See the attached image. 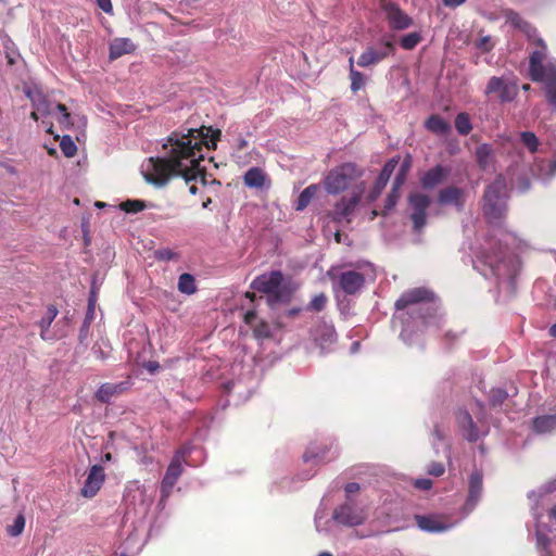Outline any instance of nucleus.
Wrapping results in <instances>:
<instances>
[{
  "label": "nucleus",
  "instance_id": "1",
  "mask_svg": "<svg viewBox=\"0 0 556 556\" xmlns=\"http://www.w3.org/2000/svg\"><path fill=\"white\" fill-rule=\"evenodd\" d=\"M220 130L211 127L188 128L173 131L163 142V156L149 157L141 165L144 179L156 187L165 186L173 177H182L188 184L199 176L205 177L200 168L203 160L202 146L215 149Z\"/></svg>",
  "mask_w": 556,
  "mask_h": 556
},
{
  "label": "nucleus",
  "instance_id": "2",
  "mask_svg": "<svg viewBox=\"0 0 556 556\" xmlns=\"http://www.w3.org/2000/svg\"><path fill=\"white\" fill-rule=\"evenodd\" d=\"M396 318L402 323L401 338L412 343V333L415 328L422 330L429 327H439V304L431 291L425 288H415L404 292L395 302Z\"/></svg>",
  "mask_w": 556,
  "mask_h": 556
},
{
  "label": "nucleus",
  "instance_id": "3",
  "mask_svg": "<svg viewBox=\"0 0 556 556\" xmlns=\"http://www.w3.org/2000/svg\"><path fill=\"white\" fill-rule=\"evenodd\" d=\"M473 267L486 279H494L500 288L511 290L519 270V260L501 247L497 252L482 249L476 254Z\"/></svg>",
  "mask_w": 556,
  "mask_h": 556
},
{
  "label": "nucleus",
  "instance_id": "4",
  "mask_svg": "<svg viewBox=\"0 0 556 556\" xmlns=\"http://www.w3.org/2000/svg\"><path fill=\"white\" fill-rule=\"evenodd\" d=\"M501 139L502 148L508 151L510 157L513 160L516 157V163H521L526 166H530L531 161H526L523 151L531 156L533 162H536L535 155L542 150V143L533 131L523 130L518 132L517 138H513L511 136H502ZM535 167L536 170H532L535 172L544 181L549 180L556 175V162L541 161L535 163Z\"/></svg>",
  "mask_w": 556,
  "mask_h": 556
},
{
  "label": "nucleus",
  "instance_id": "5",
  "mask_svg": "<svg viewBox=\"0 0 556 556\" xmlns=\"http://www.w3.org/2000/svg\"><path fill=\"white\" fill-rule=\"evenodd\" d=\"M535 43L538 48L529 60L530 77L544 85L547 102L556 110V59L547 55V47L542 38H538Z\"/></svg>",
  "mask_w": 556,
  "mask_h": 556
},
{
  "label": "nucleus",
  "instance_id": "6",
  "mask_svg": "<svg viewBox=\"0 0 556 556\" xmlns=\"http://www.w3.org/2000/svg\"><path fill=\"white\" fill-rule=\"evenodd\" d=\"M251 288L267 294L270 306L288 302L292 294L290 283L285 280L282 273L279 270L257 276L251 282Z\"/></svg>",
  "mask_w": 556,
  "mask_h": 556
},
{
  "label": "nucleus",
  "instance_id": "7",
  "mask_svg": "<svg viewBox=\"0 0 556 556\" xmlns=\"http://www.w3.org/2000/svg\"><path fill=\"white\" fill-rule=\"evenodd\" d=\"M507 184L504 176L498 175L488 186L484 193L483 212L491 223L500 220L506 212Z\"/></svg>",
  "mask_w": 556,
  "mask_h": 556
},
{
  "label": "nucleus",
  "instance_id": "8",
  "mask_svg": "<svg viewBox=\"0 0 556 556\" xmlns=\"http://www.w3.org/2000/svg\"><path fill=\"white\" fill-rule=\"evenodd\" d=\"M25 94L30 100L33 108L37 110L41 116L58 113V122L61 126L67 128L73 124L71 121V114L67 112L66 106L61 103H51L38 88H27L25 89Z\"/></svg>",
  "mask_w": 556,
  "mask_h": 556
},
{
  "label": "nucleus",
  "instance_id": "9",
  "mask_svg": "<svg viewBox=\"0 0 556 556\" xmlns=\"http://www.w3.org/2000/svg\"><path fill=\"white\" fill-rule=\"evenodd\" d=\"M367 518L368 513L366 506L355 502L353 498H349L338 506L332 515V520L348 527L359 526L364 523Z\"/></svg>",
  "mask_w": 556,
  "mask_h": 556
},
{
  "label": "nucleus",
  "instance_id": "10",
  "mask_svg": "<svg viewBox=\"0 0 556 556\" xmlns=\"http://www.w3.org/2000/svg\"><path fill=\"white\" fill-rule=\"evenodd\" d=\"M357 176V168L352 163H344L331 169L325 177V189L330 194L344 191Z\"/></svg>",
  "mask_w": 556,
  "mask_h": 556
},
{
  "label": "nucleus",
  "instance_id": "11",
  "mask_svg": "<svg viewBox=\"0 0 556 556\" xmlns=\"http://www.w3.org/2000/svg\"><path fill=\"white\" fill-rule=\"evenodd\" d=\"M190 452L189 446H182L173 456L161 483V502H164L170 495L174 485L184 471L182 465L186 463V456Z\"/></svg>",
  "mask_w": 556,
  "mask_h": 556
},
{
  "label": "nucleus",
  "instance_id": "12",
  "mask_svg": "<svg viewBox=\"0 0 556 556\" xmlns=\"http://www.w3.org/2000/svg\"><path fill=\"white\" fill-rule=\"evenodd\" d=\"M484 93L489 98H494L502 103H506L516 98L518 88L515 81L508 76H493L489 79Z\"/></svg>",
  "mask_w": 556,
  "mask_h": 556
},
{
  "label": "nucleus",
  "instance_id": "13",
  "mask_svg": "<svg viewBox=\"0 0 556 556\" xmlns=\"http://www.w3.org/2000/svg\"><path fill=\"white\" fill-rule=\"evenodd\" d=\"M125 502L128 506V510L126 513L127 518L130 514V506H132L136 514L143 518L153 502V497L148 494L144 486L134 483L127 488Z\"/></svg>",
  "mask_w": 556,
  "mask_h": 556
},
{
  "label": "nucleus",
  "instance_id": "14",
  "mask_svg": "<svg viewBox=\"0 0 556 556\" xmlns=\"http://www.w3.org/2000/svg\"><path fill=\"white\" fill-rule=\"evenodd\" d=\"M333 281L334 290L339 289L343 293L354 295L362 290L365 283V276L355 270H344L333 276L331 271L328 273Z\"/></svg>",
  "mask_w": 556,
  "mask_h": 556
},
{
  "label": "nucleus",
  "instance_id": "15",
  "mask_svg": "<svg viewBox=\"0 0 556 556\" xmlns=\"http://www.w3.org/2000/svg\"><path fill=\"white\" fill-rule=\"evenodd\" d=\"M408 204L413 228L416 232H420L426 226L427 210L430 205V198L427 194L414 192L410 193L408 198Z\"/></svg>",
  "mask_w": 556,
  "mask_h": 556
},
{
  "label": "nucleus",
  "instance_id": "16",
  "mask_svg": "<svg viewBox=\"0 0 556 556\" xmlns=\"http://www.w3.org/2000/svg\"><path fill=\"white\" fill-rule=\"evenodd\" d=\"M394 45L391 38H383L379 43V49L368 47L358 58L357 64L361 67L375 65L392 54Z\"/></svg>",
  "mask_w": 556,
  "mask_h": 556
},
{
  "label": "nucleus",
  "instance_id": "17",
  "mask_svg": "<svg viewBox=\"0 0 556 556\" xmlns=\"http://www.w3.org/2000/svg\"><path fill=\"white\" fill-rule=\"evenodd\" d=\"M483 477L479 471H473L469 477L468 495L463 506L465 516L471 513L482 497Z\"/></svg>",
  "mask_w": 556,
  "mask_h": 556
},
{
  "label": "nucleus",
  "instance_id": "18",
  "mask_svg": "<svg viewBox=\"0 0 556 556\" xmlns=\"http://www.w3.org/2000/svg\"><path fill=\"white\" fill-rule=\"evenodd\" d=\"M415 520L420 530L430 533L445 532L455 526V522L438 515H416Z\"/></svg>",
  "mask_w": 556,
  "mask_h": 556
},
{
  "label": "nucleus",
  "instance_id": "19",
  "mask_svg": "<svg viewBox=\"0 0 556 556\" xmlns=\"http://www.w3.org/2000/svg\"><path fill=\"white\" fill-rule=\"evenodd\" d=\"M315 342L323 351H328L337 342V332L332 324L320 321L314 329Z\"/></svg>",
  "mask_w": 556,
  "mask_h": 556
},
{
  "label": "nucleus",
  "instance_id": "20",
  "mask_svg": "<svg viewBox=\"0 0 556 556\" xmlns=\"http://www.w3.org/2000/svg\"><path fill=\"white\" fill-rule=\"evenodd\" d=\"M104 477V470L101 466H92L81 489V495L88 498L93 497L103 484Z\"/></svg>",
  "mask_w": 556,
  "mask_h": 556
},
{
  "label": "nucleus",
  "instance_id": "21",
  "mask_svg": "<svg viewBox=\"0 0 556 556\" xmlns=\"http://www.w3.org/2000/svg\"><path fill=\"white\" fill-rule=\"evenodd\" d=\"M390 26L395 30H403L413 24V20L396 4L387 3L383 7Z\"/></svg>",
  "mask_w": 556,
  "mask_h": 556
},
{
  "label": "nucleus",
  "instance_id": "22",
  "mask_svg": "<svg viewBox=\"0 0 556 556\" xmlns=\"http://www.w3.org/2000/svg\"><path fill=\"white\" fill-rule=\"evenodd\" d=\"M359 202V197L354 194L342 198L333 207L331 217L337 223L350 222V216Z\"/></svg>",
  "mask_w": 556,
  "mask_h": 556
},
{
  "label": "nucleus",
  "instance_id": "23",
  "mask_svg": "<svg viewBox=\"0 0 556 556\" xmlns=\"http://www.w3.org/2000/svg\"><path fill=\"white\" fill-rule=\"evenodd\" d=\"M397 163H399V159H395V157L391 159L390 161H388L386 163V165L383 166L381 173L379 174V176L374 185V188L369 192L368 198L370 201H375L381 194V192L386 188L391 175L393 174Z\"/></svg>",
  "mask_w": 556,
  "mask_h": 556
},
{
  "label": "nucleus",
  "instance_id": "24",
  "mask_svg": "<svg viewBox=\"0 0 556 556\" xmlns=\"http://www.w3.org/2000/svg\"><path fill=\"white\" fill-rule=\"evenodd\" d=\"M457 424L463 432V435L466 440L470 442L477 441L482 432L477 428L473 424L470 414L467 410H459L457 413Z\"/></svg>",
  "mask_w": 556,
  "mask_h": 556
},
{
  "label": "nucleus",
  "instance_id": "25",
  "mask_svg": "<svg viewBox=\"0 0 556 556\" xmlns=\"http://www.w3.org/2000/svg\"><path fill=\"white\" fill-rule=\"evenodd\" d=\"M438 201L442 205H454L462 210L465 201V191L457 187H447L439 192Z\"/></svg>",
  "mask_w": 556,
  "mask_h": 556
},
{
  "label": "nucleus",
  "instance_id": "26",
  "mask_svg": "<svg viewBox=\"0 0 556 556\" xmlns=\"http://www.w3.org/2000/svg\"><path fill=\"white\" fill-rule=\"evenodd\" d=\"M146 528L140 522L139 525L134 527V530L127 535V538L123 542V546L125 552L135 553L141 549L143 544L146 543Z\"/></svg>",
  "mask_w": 556,
  "mask_h": 556
},
{
  "label": "nucleus",
  "instance_id": "27",
  "mask_svg": "<svg viewBox=\"0 0 556 556\" xmlns=\"http://www.w3.org/2000/svg\"><path fill=\"white\" fill-rule=\"evenodd\" d=\"M127 388V382L103 383L96 392V397L102 403H109L113 396L123 393Z\"/></svg>",
  "mask_w": 556,
  "mask_h": 556
},
{
  "label": "nucleus",
  "instance_id": "28",
  "mask_svg": "<svg viewBox=\"0 0 556 556\" xmlns=\"http://www.w3.org/2000/svg\"><path fill=\"white\" fill-rule=\"evenodd\" d=\"M136 50V45L129 38H115L110 42V59L115 60Z\"/></svg>",
  "mask_w": 556,
  "mask_h": 556
},
{
  "label": "nucleus",
  "instance_id": "29",
  "mask_svg": "<svg viewBox=\"0 0 556 556\" xmlns=\"http://www.w3.org/2000/svg\"><path fill=\"white\" fill-rule=\"evenodd\" d=\"M476 159L478 165L483 170H488L493 167L494 164V152L490 144L482 143L476 150Z\"/></svg>",
  "mask_w": 556,
  "mask_h": 556
},
{
  "label": "nucleus",
  "instance_id": "30",
  "mask_svg": "<svg viewBox=\"0 0 556 556\" xmlns=\"http://www.w3.org/2000/svg\"><path fill=\"white\" fill-rule=\"evenodd\" d=\"M447 175V169L438 165L429 169L421 178V184L425 188L431 189L439 185Z\"/></svg>",
  "mask_w": 556,
  "mask_h": 556
},
{
  "label": "nucleus",
  "instance_id": "31",
  "mask_svg": "<svg viewBox=\"0 0 556 556\" xmlns=\"http://www.w3.org/2000/svg\"><path fill=\"white\" fill-rule=\"evenodd\" d=\"M533 429L538 433H549L556 430V414L542 415L533 419Z\"/></svg>",
  "mask_w": 556,
  "mask_h": 556
},
{
  "label": "nucleus",
  "instance_id": "32",
  "mask_svg": "<svg viewBox=\"0 0 556 556\" xmlns=\"http://www.w3.org/2000/svg\"><path fill=\"white\" fill-rule=\"evenodd\" d=\"M426 128L437 135H445L451 130V125L441 116L432 115L426 122Z\"/></svg>",
  "mask_w": 556,
  "mask_h": 556
},
{
  "label": "nucleus",
  "instance_id": "33",
  "mask_svg": "<svg viewBox=\"0 0 556 556\" xmlns=\"http://www.w3.org/2000/svg\"><path fill=\"white\" fill-rule=\"evenodd\" d=\"M265 182V174L258 167L250 168L244 175V184L250 188H262Z\"/></svg>",
  "mask_w": 556,
  "mask_h": 556
},
{
  "label": "nucleus",
  "instance_id": "34",
  "mask_svg": "<svg viewBox=\"0 0 556 556\" xmlns=\"http://www.w3.org/2000/svg\"><path fill=\"white\" fill-rule=\"evenodd\" d=\"M303 459L305 464L315 466L323 462H326L328 458L326 456L325 448H319L318 446H311L304 453Z\"/></svg>",
  "mask_w": 556,
  "mask_h": 556
},
{
  "label": "nucleus",
  "instance_id": "35",
  "mask_svg": "<svg viewBox=\"0 0 556 556\" xmlns=\"http://www.w3.org/2000/svg\"><path fill=\"white\" fill-rule=\"evenodd\" d=\"M177 288L179 292L184 294H194L197 292V283L194 277L188 273L181 274L178 278Z\"/></svg>",
  "mask_w": 556,
  "mask_h": 556
},
{
  "label": "nucleus",
  "instance_id": "36",
  "mask_svg": "<svg viewBox=\"0 0 556 556\" xmlns=\"http://www.w3.org/2000/svg\"><path fill=\"white\" fill-rule=\"evenodd\" d=\"M319 190V186L318 185H309L308 187H306L299 195L298 198V201H296V204H295V208L298 211H302L304 210L308 204L309 202L312 201V199L317 194Z\"/></svg>",
  "mask_w": 556,
  "mask_h": 556
},
{
  "label": "nucleus",
  "instance_id": "37",
  "mask_svg": "<svg viewBox=\"0 0 556 556\" xmlns=\"http://www.w3.org/2000/svg\"><path fill=\"white\" fill-rule=\"evenodd\" d=\"M349 63H350V78H351V89L356 92L358 91L359 89H362L365 85V78H364V75L356 71L354 68V59L353 56L350 58L349 60Z\"/></svg>",
  "mask_w": 556,
  "mask_h": 556
},
{
  "label": "nucleus",
  "instance_id": "38",
  "mask_svg": "<svg viewBox=\"0 0 556 556\" xmlns=\"http://www.w3.org/2000/svg\"><path fill=\"white\" fill-rule=\"evenodd\" d=\"M56 315H58V309L54 306H49L46 315L40 319L39 327L41 329V338L43 340L49 339V337L47 336V332H48V329H49L51 323L56 317Z\"/></svg>",
  "mask_w": 556,
  "mask_h": 556
},
{
  "label": "nucleus",
  "instance_id": "39",
  "mask_svg": "<svg viewBox=\"0 0 556 556\" xmlns=\"http://www.w3.org/2000/svg\"><path fill=\"white\" fill-rule=\"evenodd\" d=\"M331 525V519H328L327 518V511L325 508H321L319 507L316 511V515H315V527H316V530L321 533H327L329 532L330 528L329 526Z\"/></svg>",
  "mask_w": 556,
  "mask_h": 556
},
{
  "label": "nucleus",
  "instance_id": "40",
  "mask_svg": "<svg viewBox=\"0 0 556 556\" xmlns=\"http://www.w3.org/2000/svg\"><path fill=\"white\" fill-rule=\"evenodd\" d=\"M455 128L463 136H466L471 131L472 125L467 113L457 114L455 118Z\"/></svg>",
  "mask_w": 556,
  "mask_h": 556
},
{
  "label": "nucleus",
  "instance_id": "41",
  "mask_svg": "<svg viewBox=\"0 0 556 556\" xmlns=\"http://www.w3.org/2000/svg\"><path fill=\"white\" fill-rule=\"evenodd\" d=\"M25 517L23 514H18L12 525L7 526V532L10 536H18L22 534L25 528Z\"/></svg>",
  "mask_w": 556,
  "mask_h": 556
},
{
  "label": "nucleus",
  "instance_id": "42",
  "mask_svg": "<svg viewBox=\"0 0 556 556\" xmlns=\"http://www.w3.org/2000/svg\"><path fill=\"white\" fill-rule=\"evenodd\" d=\"M60 148L66 157H73L77 152V146L71 136H63Z\"/></svg>",
  "mask_w": 556,
  "mask_h": 556
},
{
  "label": "nucleus",
  "instance_id": "43",
  "mask_svg": "<svg viewBox=\"0 0 556 556\" xmlns=\"http://www.w3.org/2000/svg\"><path fill=\"white\" fill-rule=\"evenodd\" d=\"M421 40L419 33H409L401 38V47L405 50H413Z\"/></svg>",
  "mask_w": 556,
  "mask_h": 556
},
{
  "label": "nucleus",
  "instance_id": "44",
  "mask_svg": "<svg viewBox=\"0 0 556 556\" xmlns=\"http://www.w3.org/2000/svg\"><path fill=\"white\" fill-rule=\"evenodd\" d=\"M146 207V204L141 200H127L121 203V208L127 213H138Z\"/></svg>",
  "mask_w": 556,
  "mask_h": 556
},
{
  "label": "nucleus",
  "instance_id": "45",
  "mask_svg": "<svg viewBox=\"0 0 556 556\" xmlns=\"http://www.w3.org/2000/svg\"><path fill=\"white\" fill-rule=\"evenodd\" d=\"M94 306H96V296L94 293L91 292V295L88 301V311L84 320V328H86V331L90 327L91 320L94 318Z\"/></svg>",
  "mask_w": 556,
  "mask_h": 556
},
{
  "label": "nucleus",
  "instance_id": "46",
  "mask_svg": "<svg viewBox=\"0 0 556 556\" xmlns=\"http://www.w3.org/2000/svg\"><path fill=\"white\" fill-rule=\"evenodd\" d=\"M155 257L159 261L168 262V261L176 260L178 257V255L170 249L163 248V249H159L155 251Z\"/></svg>",
  "mask_w": 556,
  "mask_h": 556
},
{
  "label": "nucleus",
  "instance_id": "47",
  "mask_svg": "<svg viewBox=\"0 0 556 556\" xmlns=\"http://www.w3.org/2000/svg\"><path fill=\"white\" fill-rule=\"evenodd\" d=\"M400 198V191L391 190V192L388 194L386 199L384 210L383 213L387 214L388 212L392 211L394 206L397 203V200Z\"/></svg>",
  "mask_w": 556,
  "mask_h": 556
},
{
  "label": "nucleus",
  "instance_id": "48",
  "mask_svg": "<svg viewBox=\"0 0 556 556\" xmlns=\"http://www.w3.org/2000/svg\"><path fill=\"white\" fill-rule=\"evenodd\" d=\"M326 302H327L326 295L324 293H319L312 299V301L309 303V308L313 311L319 312V311L324 309Z\"/></svg>",
  "mask_w": 556,
  "mask_h": 556
},
{
  "label": "nucleus",
  "instance_id": "49",
  "mask_svg": "<svg viewBox=\"0 0 556 556\" xmlns=\"http://www.w3.org/2000/svg\"><path fill=\"white\" fill-rule=\"evenodd\" d=\"M507 392L502 389H492L490 394V401L492 405H500L507 397Z\"/></svg>",
  "mask_w": 556,
  "mask_h": 556
},
{
  "label": "nucleus",
  "instance_id": "50",
  "mask_svg": "<svg viewBox=\"0 0 556 556\" xmlns=\"http://www.w3.org/2000/svg\"><path fill=\"white\" fill-rule=\"evenodd\" d=\"M247 146H248V141L243 138H240L237 143L236 151L232 153V156H233L235 161L237 162V164H245L247 163V160L240 155V151L243 150L244 148H247Z\"/></svg>",
  "mask_w": 556,
  "mask_h": 556
},
{
  "label": "nucleus",
  "instance_id": "51",
  "mask_svg": "<svg viewBox=\"0 0 556 556\" xmlns=\"http://www.w3.org/2000/svg\"><path fill=\"white\" fill-rule=\"evenodd\" d=\"M476 47L484 52L490 51L493 48V42L491 41L490 36L481 37L477 42Z\"/></svg>",
  "mask_w": 556,
  "mask_h": 556
},
{
  "label": "nucleus",
  "instance_id": "52",
  "mask_svg": "<svg viewBox=\"0 0 556 556\" xmlns=\"http://www.w3.org/2000/svg\"><path fill=\"white\" fill-rule=\"evenodd\" d=\"M405 179H406L405 168H400L395 176L392 190L399 191L400 188L405 182Z\"/></svg>",
  "mask_w": 556,
  "mask_h": 556
},
{
  "label": "nucleus",
  "instance_id": "53",
  "mask_svg": "<svg viewBox=\"0 0 556 556\" xmlns=\"http://www.w3.org/2000/svg\"><path fill=\"white\" fill-rule=\"evenodd\" d=\"M444 471V466L441 463H431L428 467V472L434 477L442 476Z\"/></svg>",
  "mask_w": 556,
  "mask_h": 556
},
{
  "label": "nucleus",
  "instance_id": "54",
  "mask_svg": "<svg viewBox=\"0 0 556 556\" xmlns=\"http://www.w3.org/2000/svg\"><path fill=\"white\" fill-rule=\"evenodd\" d=\"M415 488L427 491L432 486V480L427 478L416 479L414 482Z\"/></svg>",
  "mask_w": 556,
  "mask_h": 556
},
{
  "label": "nucleus",
  "instance_id": "55",
  "mask_svg": "<svg viewBox=\"0 0 556 556\" xmlns=\"http://www.w3.org/2000/svg\"><path fill=\"white\" fill-rule=\"evenodd\" d=\"M346 493V500L352 498V495L354 493H357L359 491V484L356 482L348 483L344 488Z\"/></svg>",
  "mask_w": 556,
  "mask_h": 556
},
{
  "label": "nucleus",
  "instance_id": "56",
  "mask_svg": "<svg viewBox=\"0 0 556 556\" xmlns=\"http://www.w3.org/2000/svg\"><path fill=\"white\" fill-rule=\"evenodd\" d=\"M98 7L105 13H112L113 7L111 0H97Z\"/></svg>",
  "mask_w": 556,
  "mask_h": 556
},
{
  "label": "nucleus",
  "instance_id": "57",
  "mask_svg": "<svg viewBox=\"0 0 556 556\" xmlns=\"http://www.w3.org/2000/svg\"><path fill=\"white\" fill-rule=\"evenodd\" d=\"M443 4L447 8H456L463 4L466 0H442Z\"/></svg>",
  "mask_w": 556,
  "mask_h": 556
},
{
  "label": "nucleus",
  "instance_id": "58",
  "mask_svg": "<svg viewBox=\"0 0 556 556\" xmlns=\"http://www.w3.org/2000/svg\"><path fill=\"white\" fill-rule=\"evenodd\" d=\"M256 318V313L254 311H248L245 314H244V321L248 324V325H251L254 319Z\"/></svg>",
  "mask_w": 556,
  "mask_h": 556
},
{
  "label": "nucleus",
  "instance_id": "59",
  "mask_svg": "<svg viewBox=\"0 0 556 556\" xmlns=\"http://www.w3.org/2000/svg\"><path fill=\"white\" fill-rule=\"evenodd\" d=\"M160 365L156 362H149L146 365V368L151 372L154 374L159 369Z\"/></svg>",
  "mask_w": 556,
  "mask_h": 556
},
{
  "label": "nucleus",
  "instance_id": "60",
  "mask_svg": "<svg viewBox=\"0 0 556 556\" xmlns=\"http://www.w3.org/2000/svg\"><path fill=\"white\" fill-rule=\"evenodd\" d=\"M92 352L98 358H104V353L101 351V349H98L96 345L92 348Z\"/></svg>",
  "mask_w": 556,
  "mask_h": 556
},
{
  "label": "nucleus",
  "instance_id": "61",
  "mask_svg": "<svg viewBox=\"0 0 556 556\" xmlns=\"http://www.w3.org/2000/svg\"><path fill=\"white\" fill-rule=\"evenodd\" d=\"M548 146L556 152V136H553V138H549L547 140Z\"/></svg>",
  "mask_w": 556,
  "mask_h": 556
},
{
  "label": "nucleus",
  "instance_id": "62",
  "mask_svg": "<svg viewBox=\"0 0 556 556\" xmlns=\"http://www.w3.org/2000/svg\"><path fill=\"white\" fill-rule=\"evenodd\" d=\"M89 329L86 331V328H84V325L80 328L79 339L80 341L85 340L88 334Z\"/></svg>",
  "mask_w": 556,
  "mask_h": 556
},
{
  "label": "nucleus",
  "instance_id": "63",
  "mask_svg": "<svg viewBox=\"0 0 556 556\" xmlns=\"http://www.w3.org/2000/svg\"><path fill=\"white\" fill-rule=\"evenodd\" d=\"M548 332L552 337L556 338V323L549 327Z\"/></svg>",
  "mask_w": 556,
  "mask_h": 556
},
{
  "label": "nucleus",
  "instance_id": "64",
  "mask_svg": "<svg viewBox=\"0 0 556 556\" xmlns=\"http://www.w3.org/2000/svg\"><path fill=\"white\" fill-rule=\"evenodd\" d=\"M549 516H551V518L556 520V505L551 508Z\"/></svg>",
  "mask_w": 556,
  "mask_h": 556
}]
</instances>
